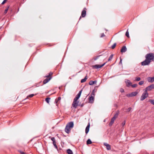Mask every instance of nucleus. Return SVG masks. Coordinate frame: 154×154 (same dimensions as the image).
<instances>
[{"label": "nucleus", "instance_id": "nucleus-46", "mask_svg": "<svg viewBox=\"0 0 154 154\" xmlns=\"http://www.w3.org/2000/svg\"><path fill=\"white\" fill-rule=\"evenodd\" d=\"M93 67L94 68H95L96 69V65H94L93 66Z\"/></svg>", "mask_w": 154, "mask_h": 154}, {"label": "nucleus", "instance_id": "nucleus-41", "mask_svg": "<svg viewBox=\"0 0 154 154\" xmlns=\"http://www.w3.org/2000/svg\"><path fill=\"white\" fill-rule=\"evenodd\" d=\"M79 99L76 98V97H75L73 101H76V102H78L77 101Z\"/></svg>", "mask_w": 154, "mask_h": 154}, {"label": "nucleus", "instance_id": "nucleus-32", "mask_svg": "<svg viewBox=\"0 0 154 154\" xmlns=\"http://www.w3.org/2000/svg\"><path fill=\"white\" fill-rule=\"evenodd\" d=\"M105 36V35L104 33H102L100 35V38H102Z\"/></svg>", "mask_w": 154, "mask_h": 154}, {"label": "nucleus", "instance_id": "nucleus-42", "mask_svg": "<svg viewBox=\"0 0 154 154\" xmlns=\"http://www.w3.org/2000/svg\"><path fill=\"white\" fill-rule=\"evenodd\" d=\"M132 108L131 107L127 109V111L128 112H130L131 109Z\"/></svg>", "mask_w": 154, "mask_h": 154}, {"label": "nucleus", "instance_id": "nucleus-2", "mask_svg": "<svg viewBox=\"0 0 154 154\" xmlns=\"http://www.w3.org/2000/svg\"><path fill=\"white\" fill-rule=\"evenodd\" d=\"M145 58L148 60L151 61L153 60L154 59V54L152 53H150L147 54L145 56Z\"/></svg>", "mask_w": 154, "mask_h": 154}, {"label": "nucleus", "instance_id": "nucleus-4", "mask_svg": "<svg viewBox=\"0 0 154 154\" xmlns=\"http://www.w3.org/2000/svg\"><path fill=\"white\" fill-rule=\"evenodd\" d=\"M119 115L118 112H116L114 115V116L111 119V121L109 123V125L110 126H112L113 123L114 121L118 117Z\"/></svg>", "mask_w": 154, "mask_h": 154}, {"label": "nucleus", "instance_id": "nucleus-22", "mask_svg": "<svg viewBox=\"0 0 154 154\" xmlns=\"http://www.w3.org/2000/svg\"><path fill=\"white\" fill-rule=\"evenodd\" d=\"M34 95L33 94H30V95H29L27 97V98H26L24 100H26V99L28 98L29 97H30V98L32 97Z\"/></svg>", "mask_w": 154, "mask_h": 154}, {"label": "nucleus", "instance_id": "nucleus-45", "mask_svg": "<svg viewBox=\"0 0 154 154\" xmlns=\"http://www.w3.org/2000/svg\"><path fill=\"white\" fill-rule=\"evenodd\" d=\"M120 91L121 92H122V93L124 92V89H122V88L121 89H120Z\"/></svg>", "mask_w": 154, "mask_h": 154}, {"label": "nucleus", "instance_id": "nucleus-11", "mask_svg": "<svg viewBox=\"0 0 154 154\" xmlns=\"http://www.w3.org/2000/svg\"><path fill=\"white\" fill-rule=\"evenodd\" d=\"M78 103L79 102L73 101L72 104V106L75 109L77 108V106L79 105Z\"/></svg>", "mask_w": 154, "mask_h": 154}, {"label": "nucleus", "instance_id": "nucleus-38", "mask_svg": "<svg viewBox=\"0 0 154 154\" xmlns=\"http://www.w3.org/2000/svg\"><path fill=\"white\" fill-rule=\"evenodd\" d=\"M125 121H124L122 123V126H124L125 124Z\"/></svg>", "mask_w": 154, "mask_h": 154}, {"label": "nucleus", "instance_id": "nucleus-21", "mask_svg": "<svg viewBox=\"0 0 154 154\" xmlns=\"http://www.w3.org/2000/svg\"><path fill=\"white\" fill-rule=\"evenodd\" d=\"M87 79V76H86L84 79L81 80V83H83L85 82Z\"/></svg>", "mask_w": 154, "mask_h": 154}, {"label": "nucleus", "instance_id": "nucleus-48", "mask_svg": "<svg viewBox=\"0 0 154 154\" xmlns=\"http://www.w3.org/2000/svg\"><path fill=\"white\" fill-rule=\"evenodd\" d=\"M96 60V58H94V60Z\"/></svg>", "mask_w": 154, "mask_h": 154}, {"label": "nucleus", "instance_id": "nucleus-9", "mask_svg": "<svg viewBox=\"0 0 154 154\" xmlns=\"http://www.w3.org/2000/svg\"><path fill=\"white\" fill-rule=\"evenodd\" d=\"M71 128L66 125L65 129V131L67 133L69 134Z\"/></svg>", "mask_w": 154, "mask_h": 154}, {"label": "nucleus", "instance_id": "nucleus-1", "mask_svg": "<svg viewBox=\"0 0 154 154\" xmlns=\"http://www.w3.org/2000/svg\"><path fill=\"white\" fill-rule=\"evenodd\" d=\"M96 87H94V88L92 91L91 94L90 96H89L88 99L90 103H93L94 100V97L95 96V88Z\"/></svg>", "mask_w": 154, "mask_h": 154}, {"label": "nucleus", "instance_id": "nucleus-17", "mask_svg": "<svg viewBox=\"0 0 154 154\" xmlns=\"http://www.w3.org/2000/svg\"><path fill=\"white\" fill-rule=\"evenodd\" d=\"M106 63V62L105 63L101 65L97 64V69H99L102 67Z\"/></svg>", "mask_w": 154, "mask_h": 154}, {"label": "nucleus", "instance_id": "nucleus-44", "mask_svg": "<svg viewBox=\"0 0 154 154\" xmlns=\"http://www.w3.org/2000/svg\"><path fill=\"white\" fill-rule=\"evenodd\" d=\"M82 90L80 91L78 94L81 96V94L82 93Z\"/></svg>", "mask_w": 154, "mask_h": 154}, {"label": "nucleus", "instance_id": "nucleus-39", "mask_svg": "<svg viewBox=\"0 0 154 154\" xmlns=\"http://www.w3.org/2000/svg\"><path fill=\"white\" fill-rule=\"evenodd\" d=\"M51 140H52L53 142L55 141V138L54 137H52L51 138Z\"/></svg>", "mask_w": 154, "mask_h": 154}, {"label": "nucleus", "instance_id": "nucleus-33", "mask_svg": "<svg viewBox=\"0 0 154 154\" xmlns=\"http://www.w3.org/2000/svg\"><path fill=\"white\" fill-rule=\"evenodd\" d=\"M144 83V81H142L140 82H139V84L140 85H143Z\"/></svg>", "mask_w": 154, "mask_h": 154}, {"label": "nucleus", "instance_id": "nucleus-8", "mask_svg": "<svg viewBox=\"0 0 154 154\" xmlns=\"http://www.w3.org/2000/svg\"><path fill=\"white\" fill-rule=\"evenodd\" d=\"M154 89V85L152 84L151 85L147 87L145 89V90L146 92L147 91H150L152 90V89Z\"/></svg>", "mask_w": 154, "mask_h": 154}, {"label": "nucleus", "instance_id": "nucleus-5", "mask_svg": "<svg viewBox=\"0 0 154 154\" xmlns=\"http://www.w3.org/2000/svg\"><path fill=\"white\" fill-rule=\"evenodd\" d=\"M148 96V93L147 92H146V91L143 93L142 94L141 98H140V100L141 101H143L145 99H146Z\"/></svg>", "mask_w": 154, "mask_h": 154}, {"label": "nucleus", "instance_id": "nucleus-6", "mask_svg": "<svg viewBox=\"0 0 154 154\" xmlns=\"http://www.w3.org/2000/svg\"><path fill=\"white\" fill-rule=\"evenodd\" d=\"M150 62L151 61L148 60L146 58V59L144 61L141 62V65L142 66L148 65L150 64Z\"/></svg>", "mask_w": 154, "mask_h": 154}, {"label": "nucleus", "instance_id": "nucleus-24", "mask_svg": "<svg viewBox=\"0 0 154 154\" xmlns=\"http://www.w3.org/2000/svg\"><path fill=\"white\" fill-rule=\"evenodd\" d=\"M92 143V142L91 140L90 139H88L87 140V144H90Z\"/></svg>", "mask_w": 154, "mask_h": 154}, {"label": "nucleus", "instance_id": "nucleus-26", "mask_svg": "<svg viewBox=\"0 0 154 154\" xmlns=\"http://www.w3.org/2000/svg\"><path fill=\"white\" fill-rule=\"evenodd\" d=\"M149 102L151 103L154 105V100L150 99L149 100Z\"/></svg>", "mask_w": 154, "mask_h": 154}, {"label": "nucleus", "instance_id": "nucleus-49", "mask_svg": "<svg viewBox=\"0 0 154 154\" xmlns=\"http://www.w3.org/2000/svg\"><path fill=\"white\" fill-rule=\"evenodd\" d=\"M83 106V104H82V105H81V106Z\"/></svg>", "mask_w": 154, "mask_h": 154}, {"label": "nucleus", "instance_id": "nucleus-36", "mask_svg": "<svg viewBox=\"0 0 154 154\" xmlns=\"http://www.w3.org/2000/svg\"><path fill=\"white\" fill-rule=\"evenodd\" d=\"M127 96L128 97H132V95L131 94H131H127Z\"/></svg>", "mask_w": 154, "mask_h": 154}, {"label": "nucleus", "instance_id": "nucleus-27", "mask_svg": "<svg viewBox=\"0 0 154 154\" xmlns=\"http://www.w3.org/2000/svg\"><path fill=\"white\" fill-rule=\"evenodd\" d=\"M140 79H141V78L140 77H136L135 78V79L134 81H140Z\"/></svg>", "mask_w": 154, "mask_h": 154}, {"label": "nucleus", "instance_id": "nucleus-18", "mask_svg": "<svg viewBox=\"0 0 154 154\" xmlns=\"http://www.w3.org/2000/svg\"><path fill=\"white\" fill-rule=\"evenodd\" d=\"M96 83V80L94 81H90L89 82V84L90 85H92Z\"/></svg>", "mask_w": 154, "mask_h": 154}, {"label": "nucleus", "instance_id": "nucleus-15", "mask_svg": "<svg viewBox=\"0 0 154 154\" xmlns=\"http://www.w3.org/2000/svg\"><path fill=\"white\" fill-rule=\"evenodd\" d=\"M67 126H68L69 127L72 128H73L74 126V123L73 122H69L68 123L67 125Z\"/></svg>", "mask_w": 154, "mask_h": 154}, {"label": "nucleus", "instance_id": "nucleus-12", "mask_svg": "<svg viewBox=\"0 0 154 154\" xmlns=\"http://www.w3.org/2000/svg\"><path fill=\"white\" fill-rule=\"evenodd\" d=\"M148 82L150 83H152L154 82V76L151 77H148L147 78Z\"/></svg>", "mask_w": 154, "mask_h": 154}, {"label": "nucleus", "instance_id": "nucleus-47", "mask_svg": "<svg viewBox=\"0 0 154 154\" xmlns=\"http://www.w3.org/2000/svg\"><path fill=\"white\" fill-rule=\"evenodd\" d=\"M101 56V55H100V56H97V58H98L100 56Z\"/></svg>", "mask_w": 154, "mask_h": 154}, {"label": "nucleus", "instance_id": "nucleus-30", "mask_svg": "<svg viewBox=\"0 0 154 154\" xmlns=\"http://www.w3.org/2000/svg\"><path fill=\"white\" fill-rule=\"evenodd\" d=\"M53 144L54 146L55 147V148H56V149H57V145L56 144V141L53 142Z\"/></svg>", "mask_w": 154, "mask_h": 154}, {"label": "nucleus", "instance_id": "nucleus-28", "mask_svg": "<svg viewBox=\"0 0 154 154\" xmlns=\"http://www.w3.org/2000/svg\"><path fill=\"white\" fill-rule=\"evenodd\" d=\"M116 43H114L112 46H111V48L112 49H114L115 47L116 46Z\"/></svg>", "mask_w": 154, "mask_h": 154}, {"label": "nucleus", "instance_id": "nucleus-3", "mask_svg": "<svg viewBox=\"0 0 154 154\" xmlns=\"http://www.w3.org/2000/svg\"><path fill=\"white\" fill-rule=\"evenodd\" d=\"M53 73L52 72H50L49 73V75L45 76L47 78L45 79L43 81V83L44 84H45L48 82L51 79V76L52 75Z\"/></svg>", "mask_w": 154, "mask_h": 154}, {"label": "nucleus", "instance_id": "nucleus-29", "mask_svg": "<svg viewBox=\"0 0 154 154\" xmlns=\"http://www.w3.org/2000/svg\"><path fill=\"white\" fill-rule=\"evenodd\" d=\"M125 35L128 37H129V32L128 31V29L127 30L126 32Z\"/></svg>", "mask_w": 154, "mask_h": 154}, {"label": "nucleus", "instance_id": "nucleus-14", "mask_svg": "<svg viewBox=\"0 0 154 154\" xmlns=\"http://www.w3.org/2000/svg\"><path fill=\"white\" fill-rule=\"evenodd\" d=\"M103 144L104 145L106 146V148L107 150H109L111 149V146L110 145L106 143H104Z\"/></svg>", "mask_w": 154, "mask_h": 154}, {"label": "nucleus", "instance_id": "nucleus-7", "mask_svg": "<svg viewBox=\"0 0 154 154\" xmlns=\"http://www.w3.org/2000/svg\"><path fill=\"white\" fill-rule=\"evenodd\" d=\"M86 9L85 8H84L83 10L82 11L81 13V16L80 17L79 20H80V19L81 18V17H84L86 16Z\"/></svg>", "mask_w": 154, "mask_h": 154}, {"label": "nucleus", "instance_id": "nucleus-13", "mask_svg": "<svg viewBox=\"0 0 154 154\" xmlns=\"http://www.w3.org/2000/svg\"><path fill=\"white\" fill-rule=\"evenodd\" d=\"M90 127V123H88V125H87L85 128V133L86 134L88 133L89 131Z\"/></svg>", "mask_w": 154, "mask_h": 154}, {"label": "nucleus", "instance_id": "nucleus-40", "mask_svg": "<svg viewBox=\"0 0 154 154\" xmlns=\"http://www.w3.org/2000/svg\"><path fill=\"white\" fill-rule=\"evenodd\" d=\"M7 0H4L2 3V4L3 5L6 2Z\"/></svg>", "mask_w": 154, "mask_h": 154}, {"label": "nucleus", "instance_id": "nucleus-31", "mask_svg": "<svg viewBox=\"0 0 154 154\" xmlns=\"http://www.w3.org/2000/svg\"><path fill=\"white\" fill-rule=\"evenodd\" d=\"M50 99V98H47L45 99V101L48 103H49V100Z\"/></svg>", "mask_w": 154, "mask_h": 154}, {"label": "nucleus", "instance_id": "nucleus-16", "mask_svg": "<svg viewBox=\"0 0 154 154\" xmlns=\"http://www.w3.org/2000/svg\"><path fill=\"white\" fill-rule=\"evenodd\" d=\"M127 48L125 46H123L121 50V52L122 53L125 52L127 51Z\"/></svg>", "mask_w": 154, "mask_h": 154}, {"label": "nucleus", "instance_id": "nucleus-20", "mask_svg": "<svg viewBox=\"0 0 154 154\" xmlns=\"http://www.w3.org/2000/svg\"><path fill=\"white\" fill-rule=\"evenodd\" d=\"M61 98L60 97H59L58 98L56 99L55 101V103H56L57 105V103L60 100Z\"/></svg>", "mask_w": 154, "mask_h": 154}, {"label": "nucleus", "instance_id": "nucleus-10", "mask_svg": "<svg viewBox=\"0 0 154 154\" xmlns=\"http://www.w3.org/2000/svg\"><path fill=\"white\" fill-rule=\"evenodd\" d=\"M125 82L127 86L128 87H129L131 86L132 84L131 82L128 79H126L125 80Z\"/></svg>", "mask_w": 154, "mask_h": 154}, {"label": "nucleus", "instance_id": "nucleus-34", "mask_svg": "<svg viewBox=\"0 0 154 154\" xmlns=\"http://www.w3.org/2000/svg\"><path fill=\"white\" fill-rule=\"evenodd\" d=\"M131 86L133 88H135L137 87V84H134L132 85H131Z\"/></svg>", "mask_w": 154, "mask_h": 154}, {"label": "nucleus", "instance_id": "nucleus-19", "mask_svg": "<svg viewBox=\"0 0 154 154\" xmlns=\"http://www.w3.org/2000/svg\"><path fill=\"white\" fill-rule=\"evenodd\" d=\"M67 152L68 154H73L72 151L70 149H67Z\"/></svg>", "mask_w": 154, "mask_h": 154}, {"label": "nucleus", "instance_id": "nucleus-35", "mask_svg": "<svg viewBox=\"0 0 154 154\" xmlns=\"http://www.w3.org/2000/svg\"><path fill=\"white\" fill-rule=\"evenodd\" d=\"M8 8H9V7H8L7 8H6L5 9V12H4L5 14L7 13V12L8 11Z\"/></svg>", "mask_w": 154, "mask_h": 154}, {"label": "nucleus", "instance_id": "nucleus-25", "mask_svg": "<svg viewBox=\"0 0 154 154\" xmlns=\"http://www.w3.org/2000/svg\"><path fill=\"white\" fill-rule=\"evenodd\" d=\"M113 55L112 54H111L110 56L109 57L108 60V61H110L112 59V58H113Z\"/></svg>", "mask_w": 154, "mask_h": 154}, {"label": "nucleus", "instance_id": "nucleus-37", "mask_svg": "<svg viewBox=\"0 0 154 154\" xmlns=\"http://www.w3.org/2000/svg\"><path fill=\"white\" fill-rule=\"evenodd\" d=\"M120 61L119 62V64H121L122 65V58L120 57Z\"/></svg>", "mask_w": 154, "mask_h": 154}, {"label": "nucleus", "instance_id": "nucleus-43", "mask_svg": "<svg viewBox=\"0 0 154 154\" xmlns=\"http://www.w3.org/2000/svg\"><path fill=\"white\" fill-rule=\"evenodd\" d=\"M80 95H79L78 94L76 95V96L75 97H76V98L79 99L80 97Z\"/></svg>", "mask_w": 154, "mask_h": 154}, {"label": "nucleus", "instance_id": "nucleus-23", "mask_svg": "<svg viewBox=\"0 0 154 154\" xmlns=\"http://www.w3.org/2000/svg\"><path fill=\"white\" fill-rule=\"evenodd\" d=\"M137 94V92L136 91H135L131 93V94L132 95V97L136 96Z\"/></svg>", "mask_w": 154, "mask_h": 154}]
</instances>
